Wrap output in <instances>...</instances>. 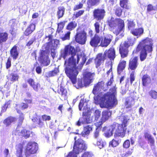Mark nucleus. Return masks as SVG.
<instances>
[{
  "mask_svg": "<svg viewBox=\"0 0 157 157\" xmlns=\"http://www.w3.org/2000/svg\"><path fill=\"white\" fill-rule=\"evenodd\" d=\"M76 52L74 47L72 46L67 45L65 46L63 52L61 54V57L64 59L70 55L71 56L65 61V73L69 78L72 83L74 84L77 82V76L78 74L76 63L78 64L80 60L79 55H77V62L74 58Z\"/></svg>",
  "mask_w": 157,
  "mask_h": 157,
  "instance_id": "obj_1",
  "label": "nucleus"
},
{
  "mask_svg": "<svg viewBox=\"0 0 157 157\" xmlns=\"http://www.w3.org/2000/svg\"><path fill=\"white\" fill-rule=\"evenodd\" d=\"M23 145L22 144L18 145L16 148V155L17 157H31L36 154L38 149V144L34 142H28L25 147L23 153Z\"/></svg>",
  "mask_w": 157,
  "mask_h": 157,
  "instance_id": "obj_2",
  "label": "nucleus"
},
{
  "mask_svg": "<svg viewBox=\"0 0 157 157\" xmlns=\"http://www.w3.org/2000/svg\"><path fill=\"white\" fill-rule=\"evenodd\" d=\"M117 89L115 86H113L109 89V92L103 95L100 102L101 107L111 108L117 104V100L116 97Z\"/></svg>",
  "mask_w": 157,
  "mask_h": 157,
  "instance_id": "obj_3",
  "label": "nucleus"
},
{
  "mask_svg": "<svg viewBox=\"0 0 157 157\" xmlns=\"http://www.w3.org/2000/svg\"><path fill=\"white\" fill-rule=\"evenodd\" d=\"M153 43L151 39L148 37L142 40L138 44L136 48V52H140L139 57L141 61L144 60L147 56V52L151 53L153 51Z\"/></svg>",
  "mask_w": 157,
  "mask_h": 157,
  "instance_id": "obj_4",
  "label": "nucleus"
},
{
  "mask_svg": "<svg viewBox=\"0 0 157 157\" xmlns=\"http://www.w3.org/2000/svg\"><path fill=\"white\" fill-rule=\"evenodd\" d=\"M113 39V36L109 34L106 35L104 37L96 34L91 38L90 44L94 47L98 46L106 47L110 44Z\"/></svg>",
  "mask_w": 157,
  "mask_h": 157,
  "instance_id": "obj_5",
  "label": "nucleus"
},
{
  "mask_svg": "<svg viewBox=\"0 0 157 157\" xmlns=\"http://www.w3.org/2000/svg\"><path fill=\"white\" fill-rule=\"evenodd\" d=\"M107 25L110 30L117 36L119 34L124 27V23L121 19L112 17L107 21Z\"/></svg>",
  "mask_w": 157,
  "mask_h": 157,
  "instance_id": "obj_6",
  "label": "nucleus"
},
{
  "mask_svg": "<svg viewBox=\"0 0 157 157\" xmlns=\"http://www.w3.org/2000/svg\"><path fill=\"white\" fill-rule=\"evenodd\" d=\"M122 120L121 121V124L117 123L113 124V128H114V137L116 138L119 137H124L125 135L128 119L127 117L123 116Z\"/></svg>",
  "mask_w": 157,
  "mask_h": 157,
  "instance_id": "obj_7",
  "label": "nucleus"
},
{
  "mask_svg": "<svg viewBox=\"0 0 157 157\" xmlns=\"http://www.w3.org/2000/svg\"><path fill=\"white\" fill-rule=\"evenodd\" d=\"M135 43V40L131 37L128 38L127 41L121 43L119 46V53L121 58H124L128 56L129 52L128 48L133 46Z\"/></svg>",
  "mask_w": 157,
  "mask_h": 157,
  "instance_id": "obj_8",
  "label": "nucleus"
},
{
  "mask_svg": "<svg viewBox=\"0 0 157 157\" xmlns=\"http://www.w3.org/2000/svg\"><path fill=\"white\" fill-rule=\"evenodd\" d=\"M51 120L50 116L43 114L41 116H39L36 113L32 119V121L36 126L40 128L44 127L45 123L44 121H49Z\"/></svg>",
  "mask_w": 157,
  "mask_h": 157,
  "instance_id": "obj_9",
  "label": "nucleus"
},
{
  "mask_svg": "<svg viewBox=\"0 0 157 157\" xmlns=\"http://www.w3.org/2000/svg\"><path fill=\"white\" fill-rule=\"evenodd\" d=\"M93 76L90 72H85L83 75V82L81 79L78 80L77 84L78 88H82L84 86L87 87L93 82Z\"/></svg>",
  "mask_w": 157,
  "mask_h": 157,
  "instance_id": "obj_10",
  "label": "nucleus"
},
{
  "mask_svg": "<svg viewBox=\"0 0 157 157\" xmlns=\"http://www.w3.org/2000/svg\"><path fill=\"white\" fill-rule=\"evenodd\" d=\"M90 111L88 107L84 108L82 117L79 118V120L76 123V125L78 126H80L81 125V123L85 124L90 123Z\"/></svg>",
  "mask_w": 157,
  "mask_h": 157,
  "instance_id": "obj_11",
  "label": "nucleus"
},
{
  "mask_svg": "<svg viewBox=\"0 0 157 157\" xmlns=\"http://www.w3.org/2000/svg\"><path fill=\"white\" fill-rule=\"evenodd\" d=\"M38 61L44 66H47L49 64L50 60L49 59L48 53L46 50L40 51L38 57Z\"/></svg>",
  "mask_w": 157,
  "mask_h": 157,
  "instance_id": "obj_12",
  "label": "nucleus"
},
{
  "mask_svg": "<svg viewBox=\"0 0 157 157\" xmlns=\"http://www.w3.org/2000/svg\"><path fill=\"white\" fill-rule=\"evenodd\" d=\"M86 38V33L84 30L77 32L75 36V41L81 44H85Z\"/></svg>",
  "mask_w": 157,
  "mask_h": 157,
  "instance_id": "obj_13",
  "label": "nucleus"
},
{
  "mask_svg": "<svg viewBox=\"0 0 157 157\" xmlns=\"http://www.w3.org/2000/svg\"><path fill=\"white\" fill-rule=\"evenodd\" d=\"M93 13L94 19L100 21L104 18L105 11L103 9L97 8L93 10Z\"/></svg>",
  "mask_w": 157,
  "mask_h": 157,
  "instance_id": "obj_14",
  "label": "nucleus"
},
{
  "mask_svg": "<svg viewBox=\"0 0 157 157\" xmlns=\"http://www.w3.org/2000/svg\"><path fill=\"white\" fill-rule=\"evenodd\" d=\"M106 59H109L110 61H113L116 58V52L114 48L112 47L106 50L103 54Z\"/></svg>",
  "mask_w": 157,
  "mask_h": 157,
  "instance_id": "obj_15",
  "label": "nucleus"
},
{
  "mask_svg": "<svg viewBox=\"0 0 157 157\" xmlns=\"http://www.w3.org/2000/svg\"><path fill=\"white\" fill-rule=\"evenodd\" d=\"M105 59L102 53L97 54L94 59V63L95 67L97 68L100 67L101 66L103 65Z\"/></svg>",
  "mask_w": 157,
  "mask_h": 157,
  "instance_id": "obj_16",
  "label": "nucleus"
},
{
  "mask_svg": "<svg viewBox=\"0 0 157 157\" xmlns=\"http://www.w3.org/2000/svg\"><path fill=\"white\" fill-rule=\"evenodd\" d=\"M139 64L138 58L137 56H135L129 59L128 69L132 71H135L137 68Z\"/></svg>",
  "mask_w": 157,
  "mask_h": 157,
  "instance_id": "obj_17",
  "label": "nucleus"
},
{
  "mask_svg": "<svg viewBox=\"0 0 157 157\" xmlns=\"http://www.w3.org/2000/svg\"><path fill=\"white\" fill-rule=\"evenodd\" d=\"M104 83V82L101 81L94 84L92 91V93L95 95L98 94L103 89Z\"/></svg>",
  "mask_w": 157,
  "mask_h": 157,
  "instance_id": "obj_18",
  "label": "nucleus"
},
{
  "mask_svg": "<svg viewBox=\"0 0 157 157\" xmlns=\"http://www.w3.org/2000/svg\"><path fill=\"white\" fill-rule=\"evenodd\" d=\"M135 102V99L133 97L131 96L128 97L126 99L124 103L126 109L131 108L134 105Z\"/></svg>",
  "mask_w": 157,
  "mask_h": 157,
  "instance_id": "obj_19",
  "label": "nucleus"
},
{
  "mask_svg": "<svg viewBox=\"0 0 157 157\" xmlns=\"http://www.w3.org/2000/svg\"><path fill=\"white\" fill-rule=\"evenodd\" d=\"M36 25L31 23L25 29L24 32V34L26 36H28L32 33L36 29Z\"/></svg>",
  "mask_w": 157,
  "mask_h": 157,
  "instance_id": "obj_20",
  "label": "nucleus"
},
{
  "mask_svg": "<svg viewBox=\"0 0 157 157\" xmlns=\"http://www.w3.org/2000/svg\"><path fill=\"white\" fill-rule=\"evenodd\" d=\"M57 93L61 95V98L65 100L67 98V91L62 85H60V88L57 90Z\"/></svg>",
  "mask_w": 157,
  "mask_h": 157,
  "instance_id": "obj_21",
  "label": "nucleus"
},
{
  "mask_svg": "<svg viewBox=\"0 0 157 157\" xmlns=\"http://www.w3.org/2000/svg\"><path fill=\"white\" fill-rule=\"evenodd\" d=\"M126 64V61L124 60H120L117 68V72L118 75H121L125 69Z\"/></svg>",
  "mask_w": 157,
  "mask_h": 157,
  "instance_id": "obj_22",
  "label": "nucleus"
},
{
  "mask_svg": "<svg viewBox=\"0 0 157 157\" xmlns=\"http://www.w3.org/2000/svg\"><path fill=\"white\" fill-rule=\"evenodd\" d=\"M10 56L13 60L16 59L19 56V52L17 49V46L16 45L13 46L10 50Z\"/></svg>",
  "mask_w": 157,
  "mask_h": 157,
  "instance_id": "obj_23",
  "label": "nucleus"
},
{
  "mask_svg": "<svg viewBox=\"0 0 157 157\" xmlns=\"http://www.w3.org/2000/svg\"><path fill=\"white\" fill-rule=\"evenodd\" d=\"M142 84L144 86H146L149 84L151 82V78L150 76L146 74L143 75L142 78Z\"/></svg>",
  "mask_w": 157,
  "mask_h": 157,
  "instance_id": "obj_24",
  "label": "nucleus"
},
{
  "mask_svg": "<svg viewBox=\"0 0 157 157\" xmlns=\"http://www.w3.org/2000/svg\"><path fill=\"white\" fill-rule=\"evenodd\" d=\"M16 121V119L15 117L12 116H9L3 121V123L6 127L10 125L11 123Z\"/></svg>",
  "mask_w": 157,
  "mask_h": 157,
  "instance_id": "obj_25",
  "label": "nucleus"
},
{
  "mask_svg": "<svg viewBox=\"0 0 157 157\" xmlns=\"http://www.w3.org/2000/svg\"><path fill=\"white\" fill-rule=\"evenodd\" d=\"M144 32V29L143 28H139L131 29L130 33L134 36H140L143 34Z\"/></svg>",
  "mask_w": 157,
  "mask_h": 157,
  "instance_id": "obj_26",
  "label": "nucleus"
},
{
  "mask_svg": "<svg viewBox=\"0 0 157 157\" xmlns=\"http://www.w3.org/2000/svg\"><path fill=\"white\" fill-rule=\"evenodd\" d=\"M33 132L26 129L24 128L21 130L19 133L20 135L25 139L29 138L31 134H33Z\"/></svg>",
  "mask_w": 157,
  "mask_h": 157,
  "instance_id": "obj_27",
  "label": "nucleus"
},
{
  "mask_svg": "<svg viewBox=\"0 0 157 157\" xmlns=\"http://www.w3.org/2000/svg\"><path fill=\"white\" fill-rule=\"evenodd\" d=\"M9 38V34L6 32H0V45L7 41Z\"/></svg>",
  "mask_w": 157,
  "mask_h": 157,
  "instance_id": "obj_28",
  "label": "nucleus"
},
{
  "mask_svg": "<svg viewBox=\"0 0 157 157\" xmlns=\"http://www.w3.org/2000/svg\"><path fill=\"white\" fill-rule=\"evenodd\" d=\"M111 115V113L108 110L103 111L102 112L101 120L103 121H105L108 119Z\"/></svg>",
  "mask_w": 157,
  "mask_h": 157,
  "instance_id": "obj_29",
  "label": "nucleus"
},
{
  "mask_svg": "<svg viewBox=\"0 0 157 157\" xmlns=\"http://www.w3.org/2000/svg\"><path fill=\"white\" fill-rule=\"evenodd\" d=\"M92 129V128L91 125H87L84 127L83 130L81 132V135L82 136L85 137L86 135L89 134Z\"/></svg>",
  "mask_w": 157,
  "mask_h": 157,
  "instance_id": "obj_30",
  "label": "nucleus"
},
{
  "mask_svg": "<svg viewBox=\"0 0 157 157\" xmlns=\"http://www.w3.org/2000/svg\"><path fill=\"white\" fill-rule=\"evenodd\" d=\"M100 1L101 0H87V7L90 8L93 6H97L100 3Z\"/></svg>",
  "mask_w": 157,
  "mask_h": 157,
  "instance_id": "obj_31",
  "label": "nucleus"
},
{
  "mask_svg": "<svg viewBox=\"0 0 157 157\" xmlns=\"http://www.w3.org/2000/svg\"><path fill=\"white\" fill-rule=\"evenodd\" d=\"M144 137L145 138H147L151 146L154 145L155 141L154 137L147 132L144 133Z\"/></svg>",
  "mask_w": 157,
  "mask_h": 157,
  "instance_id": "obj_32",
  "label": "nucleus"
},
{
  "mask_svg": "<svg viewBox=\"0 0 157 157\" xmlns=\"http://www.w3.org/2000/svg\"><path fill=\"white\" fill-rule=\"evenodd\" d=\"M65 11V8L63 6H59L58 8V10L57 12V15L58 19L63 17Z\"/></svg>",
  "mask_w": 157,
  "mask_h": 157,
  "instance_id": "obj_33",
  "label": "nucleus"
},
{
  "mask_svg": "<svg viewBox=\"0 0 157 157\" xmlns=\"http://www.w3.org/2000/svg\"><path fill=\"white\" fill-rule=\"evenodd\" d=\"M113 124L110 126V127L107 129L106 131L104 133L105 136L107 137H109L113 135L114 128H113Z\"/></svg>",
  "mask_w": 157,
  "mask_h": 157,
  "instance_id": "obj_34",
  "label": "nucleus"
},
{
  "mask_svg": "<svg viewBox=\"0 0 157 157\" xmlns=\"http://www.w3.org/2000/svg\"><path fill=\"white\" fill-rule=\"evenodd\" d=\"M47 37L48 38V40H49V41L46 43V48L47 50H48L50 47H55V45H53L52 43L53 36L51 34H50L45 37V38Z\"/></svg>",
  "mask_w": 157,
  "mask_h": 157,
  "instance_id": "obj_35",
  "label": "nucleus"
},
{
  "mask_svg": "<svg viewBox=\"0 0 157 157\" xmlns=\"http://www.w3.org/2000/svg\"><path fill=\"white\" fill-rule=\"evenodd\" d=\"M77 26V23L75 21L69 22L66 27V29L69 31L74 29Z\"/></svg>",
  "mask_w": 157,
  "mask_h": 157,
  "instance_id": "obj_36",
  "label": "nucleus"
},
{
  "mask_svg": "<svg viewBox=\"0 0 157 157\" xmlns=\"http://www.w3.org/2000/svg\"><path fill=\"white\" fill-rule=\"evenodd\" d=\"M59 72V69L57 67H55L54 69L50 71L47 74V77H50L54 76L56 75Z\"/></svg>",
  "mask_w": 157,
  "mask_h": 157,
  "instance_id": "obj_37",
  "label": "nucleus"
},
{
  "mask_svg": "<svg viewBox=\"0 0 157 157\" xmlns=\"http://www.w3.org/2000/svg\"><path fill=\"white\" fill-rule=\"evenodd\" d=\"M121 142V140H116L114 139H113L111 141L109 142V145L113 147H115L118 146Z\"/></svg>",
  "mask_w": 157,
  "mask_h": 157,
  "instance_id": "obj_38",
  "label": "nucleus"
},
{
  "mask_svg": "<svg viewBox=\"0 0 157 157\" xmlns=\"http://www.w3.org/2000/svg\"><path fill=\"white\" fill-rule=\"evenodd\" d=\"M128 0H120V5L123 8L126 9H129V6L128 5Z\"/></svg>",
  "mask_w": 157,
  "mask_h": 157,
  "instance_id": "obj_39",
  "label": "nucleus"
},
{
  "mask_svg": "<svg viewBox=\"0 0 157 157\" xmlns=\"http://www.w3.org/2000/svg\"><path fill=\"white\" fill-rule=\"evenodd\" d=\"M10 80L12 82L18 81L19 76L17 74L11 73L10 75Z\"/></svg>",
  "mask_w": 157,
  "mask_h": 157,
  "instance_id": "obj_40",
  "label": "nucleus"
},
{
  "mask_svg": "<svg viewBox=\"0 0 157 157\" xmlns=\"http://www.w3.org/2000/svg\"><path fill=\"white\" fill-rule=\"evenodd\" d=\"M65 23V21L60 22L58 24V27L56 30L57 33H59L61 31H62V32H63L62 30L64 28Z\"/></svg>",
  "mask_w": 157,
  "mask_h": 157,
  "instance_id": "obj_41",
  "label": "nucleus"
},
{
  "mask_svg": "<svg viewBox=\"0 0 157 157\" xmlns=\"http://www.w3.org/2000/svg\"><path fill=\"white\" fill-rule=\"evenodd\" d=\"M115 14L117 17L121 16L122 12V9L120 7H117L114 10Z\"/></svg>",
  "mask_w": 157,
  "mask_h": 157,
  "instance_id": "obj_42",
  "label": "nucleus"
},
{
  "mask_svg": "<svg viewBox=\"0 0 157 157\" xmlns=\"http://www.w3.org/2000/svg\"><path fill=\"white\" fill-rule=\"evenodd\" d=\"M95 145L97 146L99 148L101 149L104 146L105 143L104 142L102 139H99L97 140L96 143L94 144Z\"/></svg>",
  "mask_w": 157,
  "mask_h": 157,
  "instance_id": "obj_43",
  "label": "nucleus"
},
{
  "mask_svg": "<svg viewBox=\"0 0 157 157\" xmlns=\"http://www.w3.org/2000/svg\"><path fill=\"white\" fill-rule=\"evenodd\" d=\"M133 152V149L132 148L129 149L126 152L123 153L121 156L122 157H128L131 156Z\"/></svg>",
  "mask_w": 157,
  "mask_h": 157,
  "instance_id": "obj_44",
  "label": "nucleus"
},
{
  "mask_svg": "<svg viewBox=\"0 0 157 157\" xmlns=\"http://www.w3.org/2000/svg\"><path fill=\"white\" fill-rule=\"evenodd\" d=\"M151 98L153 99H157V92L154 90H151L149 92Z\"/></svg>",
  "mask_w": 157,
  "mask_h": 157,
  "instance_id": "obj_45",
  "label": "nucleus"
},
{
  "mask_svg": "<svg viewBox=\"0 0 157 157\" xmlns=\"http://www.w3.org/2000/svg\"><path fill=\"white\" fill-rule=\"evenodd\" d=\"M31 87L34 91L38 92L41 88V85L39 82H36Z\"/></svg>",
  "mask_w": 157,
  "mask_h": 157,
  "instance_id": "obj_46",
  "label": "nucleus"
},
{
  "mask_svg": "<svg viewBox=\"0 0 157 157\" xmlns=\"http://www.w3.org/2000/svg\"><path fill=\"white\" fill-rule=\"evenodd\" d=\"M95 33L96 34L99 33L100 32V24L99 22L96 21L94 24Z\"/></svg>",
  "mask_w": 157,
  "mask_h": 157,
  "instance_id": "obj_47",
  "label": "nucleus"
},
{
  "mask_svg": "<svg viewBox=\"0 0 157 157\" xmlns=\"http://www.w3.org/2000/svg\"><path fill=\"white\" fill-rule=\"evenodd\" d=\"M127 21V25L129 29H131L135 27L136 24L133 21L128 20Z\"/></svg>",
  "mask_w": 157,
  "mask_h": 157,
  "instance_id": "obj_48",
  "label": "nucleus"
},
{
  "mask_svg": "<svg viewBox=\"0 0 157 157\" xmlns=\"http://www.w3.org/2000/svg\"><path fill=\"white\" fill-rule=\"evenodd\" d=\"M17 112L19 114H20L19 116V121L20 123L21 124L23 120H24V115L23 113H21V111L18 109H16Z\"/></svg>",
  "mask_w": 157,
  "mask_h": 157,
  "instance_id": "obj_49",
  "label": "nucleus"
},
{
  "mask_svg": "<svg viewBox=\"0 0 157 157\" xmlns=\"http://www.w3.org/2000/svg\"><path fill=\"white\" fill-rule=\"evenodd\" d=\"M101 112L98 109L96 110L94 113L95 120L97 121L101 116Z\"/></svg>",
  "mask_w": 157,
  "mask_h": 157,
  "instance_id": "obj_50",
  "label": "nucleus"
},
{
  "mask_svg": "<svg viewBox=\"0 0 157 157\" xmlns=\"http://www.w3.org/2000/svg\"><path fill=\"white\" fill-rule=\"evenodd\" d=\"M70 34L71 32L70 31H68L65 34L64 36L61 37L60 39H61L63 41H64L66 40H69L70 38Z\"/></svg>",
  "mask_w": 157,
  "mask_h": 157,
  "instance_id": "obj_51",
  "label": "nucleus"
},
{
  "mask_svg": "<svg viewBox=\"0 0 157 157\" xmlns=\"http://www.w3.org/2000/svg\"><path fill=\"white\" fill-rule=\"evenodd\" d=\"M84 10H79L76 12L75 13H74L73 16L75 18H77L82 15L84 13Z\"/></svg>",
  "mask_w": 157,
  "mask_h": 157,
  "instance_id": "obj_52",
  "label": "nucleus"
},
{
  "mask_svg": "<svg viewBox=\"0 0 157 157\" xmlns=\"http://www.w3.org/2000/svg\"><path fill=\"white\" fill-rule=\"evenodd\" d=\"M105 122V121H103L101 120V119L100 121L95 123V124L96 126V130L99 129L100 130L102 128V125Z\"/></svg>",
  "mask_w": 157,
  "mask_h": 157,
  "instance_id": "obj_53",
  "label": "nucleus"
},
{
  "mask_svg": "<svg viewBox=\"0 0 157 157\" xmlns=\"http://www.w3.org/2000/svg\"><path fill=\"white\" fill-rule=\"evenodd\" d=\"M86 102V100L84 98L81 99L80 100L78 105L79 109L80 111L82 110V109L83 107L84 103Z\"/></svg>",
  "mask_w": 157,
  "mask_h": 157,
  "instance_id": "obj_54",
  "label": "nucleus"
},
{
  "mask_svg": "<svg viewBox=\"0 0 157 157\" xmlns=\"http://www.w3.org/2000/svg\"><path fill=\"white\" fill-rule=\"evenodd\" d=\"M123 146L124 148L127 149L129 148L130 146L129 140H125L123 143Z\"/></svg>",
  "mask_w": 157,
  "mask_h": 157,
  "instance_id": "obj_55",
  "label": "nucleus"
},
{
  "mask_svg": "<svg viewBox=\"0 0 157 157\" xmlns=\"http://www.w3.org/2000/svg\"><path fill=\"white\" fill-rule=\"evenodd\" d=\"M27 82L31 87L36 82L35 79L32 78H29Z\"/></svg>",
  "mask_w": 157,
  "mask_h": 157,
  "instance_id": "obj_56",
  "label": "nucleus"
},
{
  "mask_svg": "<svg viewBox=\"0 0 157 157\" xmlns=\"http://www.w3.org/2000/svg\"><path fill=\"white\" fill-rule=\"evenodd\" d=\"M83 4L82 3H79L78 4L76 5L73 8V10L74 11H76L78 9H82L83 6Z\"/></svg>",
  "mask_w": 157,
  "mask_h": 157,
  "instance_id": "obj_57",
  "label": "nucleus"
},
{
  "mask_svg": "<svg viewBox=\"0 0 157 157\" xmlns=\"http://www.w3.org/2000/svg\"><path fill=\"white\" fill-rule=\"evenodd\" d=\"M92 154L89 151L84 152L81 155V157H92Z\"/></svg>",
  "mask_w": 157,
  "mask_h": 157,
  "instance_id": "obj_58",
  "label": "nucleus"
},
{
  "mask_svg": "<svg viewBox=\"0 0 157 157\" xmlns=\"http://www.w3.org/2000/svg\"><path fill=\"white\" fill-rule=\"evenodd\" d=\"M6 68L8 69L10 68L11 65V59L10 58H8L7 61L6 63Z\"/></svg>",
  "mask_w": 157,
  "mask_h": 157,
  "instance_id": "obj_59",
  "label": "nucleus"
},
{
  "mask_svg": "<svg viewBox=\"0 0 157 157\" xmlns=\"http://www.w3.org/2000/svg\"><path fill=\"white\" fill-rule=\"evenodd\" d=\"M155 10L154 6L152 5L149 4L147 6V11L148 12Z\"/></svg>",
  "mask_w": 157,
  "mask_h": 157,
  "instance_id": "obj_60",
  "label": "nucleus"
},
{
  "mask_svg": "<svg viewBox=\"0 0 157 157\" xmlns=\"http://www.w3.org/2000/svg\"><path fill=\"white\" fill-rule=\"evenodd\" d=\"M135 77L134 76V74L133 72H132L130 75V84H132L133 82L135 80Z\"/></svg>",
  "mask_w": 157,
  "mask_h": 157,
  "instance_id": "obj_61",
  "label": "nucleus"
},
{
  "mask_svg": "<svg viewBox=\"0 0 157 157\" xmlns=\"http://www.w3.org/2000/svg\"><path fill=\"white\" fill-rule=\"evenodd\" d=\"M105 2L107 5L109 6H112L114 4V0H105Z\"/></svg>",
  "mask_w": 157,
  "mask_h": 157,
  "instance_id": "obj_62",
  "label": "nucleus"
},
{
  "mask_svg": "<svg viewBox=\"0 0 157 157\" xmlns=\"http://www.w3.org/2000/svg\"><path fill=\"white\" fill-rule=\"evenodd\" d=\"M113 81V76H112L110 78L109 81H108L106 83L107 86L108 87L109 86H110L112 84Z\"/></svg>",
  "mask_w": 157,
  "mask_h": 157,
  "instance_id": "obj_63",
  "label": "nucleus"
},
{
  "mask_svg": "<svg viewBox=\"0 0 157 157\" xmlns=\"http://www.w3.org/2000/svg\"><path fill=\"white\" fill-rule=\"evenodd\" d=\"M29 107V105L27 103H25L22 102V105H21V108L23 110L27 109Z\"/></svg>",
  "mask_w": 157,
  "mask_h": 157,
  "instance_id": "obj_64",
  "label": "nucleus"
}]
</instances>
